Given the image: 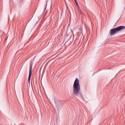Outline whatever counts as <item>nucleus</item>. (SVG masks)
<instances>
[{
    "mask_svg": "<svg viewBox=\"0 0 125 125\" xmlns=\"http://www.w3.org/2000/svg\"><path fill=\"white\" fill-rule=\"evenodd\" d=\"M125 26H120L116 28L111 29L110 30V35L114 36V35H115V34H117V33H119V32L122 31V30H123V29H125Z\"/></svg>",
    "mask_w": 125,
    "mask_h": 125,
    "instance_id": "obj_2",
    "label": "nucleus"
},
{
    "mask_svg": "<svg viewBox=\"0 0 125 125\" xmlns=\"http://www.w3.org/2000/svg\"><path fill=\"white\" fill-rule=\"evenodd\" d=\"M81 89V86L80 85V81L79 79H76L74 83L73 84V94L74 96H78L79 95V93Z\"/></svg>",
    "mask_w": 125,
    "mask_h": 125,
    "instance_id": "obj_1",
    "label": "nucleus"
},
{
    "mask_svg": "<svg viewBox=\"0 0 125 125\" xmlns=\"http://www.w3.org/2000/svg\"><path fill=\"white\" fill-rule=\"evenodd\" d=\"M74 1L76 3H78V1H77V0H74Z\"/></svg>",
    "mask_w": 125,
    "mask_h": 125,
    "instance_id": "obj_5",
    "label": "nucleus"
},
{
    "mask_svg": "<svg viewBox=\"0 0 125 125\" xmlns=\"http://www.w3.org/2000/svg\"><path fill=\"white\" fill-rule=\"evenodd\" d=\"M32 74H33V67L30 66L29 73L28 76V83H30V81H31V77L32 76Z\"/></svg>",
    "mask_w": 125,
    "mask_h": 125,
    "instance_id": "obj_3",
    "label": "nucleus"
},
{
    "mask_svg": "<svg viewBox=\"0 0 125 125\" xmlns=\"http://www.w3.org/2000/svg\"><path fill=\"white\" fill-rule=\"evenodd\" d=\"M76 4L78 8V10L81 11V9L80 8V6H79V4L78 3H76Z\"/></svg>",
    "mask_w": 125,
    "mask_h": 125,
    "instance_id": "obj_4",
    "label": "nucleus"
}]
</instances>
